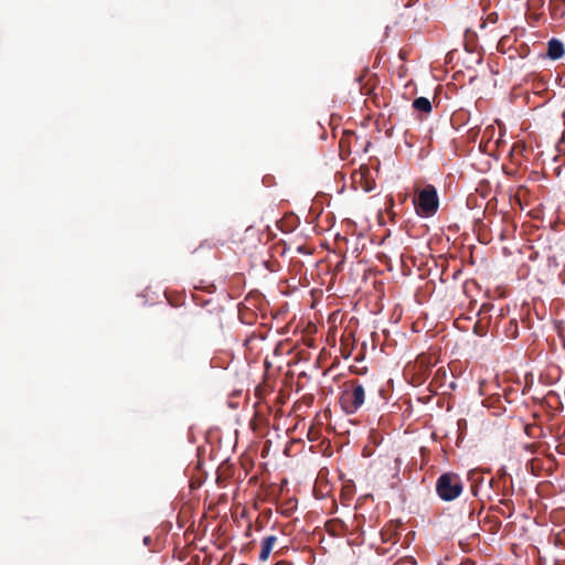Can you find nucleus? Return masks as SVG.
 <instances>
[{
    "label": "nucleus",
    "instance_id": "f257e3e1",
    "mask_svg": "<svg viewBox=\"0 0 565 565\" xmlns=\"http://www.w3.org/2000/svg\"><path fill=\"white\" fill-rule=\"evenodd\" d=\"M365 401V388L358 380L348 381L343 385L340 404L347 414L356 413Z\"/></svg>",
    "mask_w": 565,
    "mask_h": 565
},
{
    "label": "nucleus",
    "instance_id": "f03ea898",
    "mask_svg": "<svg viewBox=\"0 0 565 565\" xmlns=\"http://www.w3.org/2000/svg\"><path fill=\"white\" fill-rule=\"evenodd\" d=\"M463 486L460 477L456 473H444L436 482V491L444 501H452L462 492Z\"/></svg>",
    "mask_w": 565,
    "mask_h": 565
},
{
    "label": "nucleus",
    "instance_id": "7ed1b4c3",
    "mask_svg": "<svg viewBox=\"0 0 565 565\" xmlns=\"http://www.w3.org/2000/svg\"><path fill=\"white\" fill-rule=\"evenodd\" d=\"M416 211L422 216H430L436 213L439 202L435 186L427 185L420 190L414 201Z\"/></svg>",
    "mask_w": 565,
    "mask_h": 565
},
{
    "label": "nucleus",
    "instance_id": "20e7f679",
    "mask_svg": "<svg viewBox=\"0 0 565 565\" xmlns=\"http://www.w3.org/2000/svg\"><path fill=\"white\" fill-rule=\"evenodd\" d=\"M277 543V537L275 535L266 536L262 542V548L259 554V561L266 562Z\"/></svg>",
    "mask_w": 565,
    "mask_h": 565
},
{
    "label": "nucleus",
    "instance_id": "39448f33",
    "mask_svg": "<svg viewBox=\"0 0 565 565\" xmlns=\"http://www.w3.org/2000/svg\"><path fill=\"white\" fill-rule=\"evenodd\" d=\"M564 45L561 41L552 39L547 44V56L552 60H558L564 55Z\"/></svg>",
    "mask_w": 565,
    "mask_h": 565
},
{
    "label": "nucleus",
    "instance_id": "423d86ee",
    "mask_svg": "<svg viewBox=\"0 0 565 565\" xmlns=\"http://www.w3.org/2000/svg\"><path fill=\"white\" fill-rule=\"evenodd\" d=\"M413 107L423 113L431 111V104L426 97H418L413 102Z\"/></svg>",
    "mask_w": 565,
    "mask_h": 565
}]
</instances>
